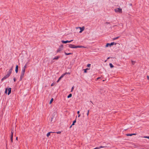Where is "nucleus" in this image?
Returning <instances> with one entry per match:
<instances>
[{"label": "nucleus", "mask_w": 149, "mask_h": 149, "mask_svg": "<svg viewBox=\"0 0 149 149\" xmlns=\"http://www.w3.org/2000/svg\"><path fill=\"white\" fill-rule=\"evenodd\" d=\"M25 70H24V69H22V71L21 72V74L20 77V80H21L24 77V73L25 72Z\"/></svg>", "instance_id": "nucleus-1"}, {"label": "nucleus", "mask_w": 149, "mask_h": 149, "mask_svg": "<svg viewBox=\"0 0 149 149\" xmlns=\"http://www.w3.org/2000/svg\"><path fill=\"white\" fill-rule=\"evenodd\" d=\"M115 12L116 13H122V10L121 8H117L114 9Z\"/></svg>", "instance_id": "nucleus-2"}, {"label": "nucleus", "mask_w": 149, "mask_h": 149, "mask_svg": "<svg viewBox=\"0 0 149 149\" xmlns=\"http://www.w3.org/2000/svg\"><path fill=\"white\" fill-rule=\"evenodd\" d=\"M116 43H115L114 42H111V43H108L106 44V47H108L109 46L111 47V46L113 45H116Z\"/></svg>", "instance_id": "nucleus-3"}, {"label": "nucleus", "mask_w": 149, "mask_h": 149, "mask_svg": "<svg viewBox=\"0 0 149 149\" xmlns=\"http://www.w3.org/2000/svg\"><path fill=\"white\" fill-rule=\"evenodd\" d=\"M13 67V65L12 66L11 68L9 70V71H8V72H7V74L9 76H10V74L11 73Z\"/></svg>", "instance_id": "nucleus-4"}, {"label": "nucleus", "mask_w": 149, "mask_h": 149, "mask_svg": "<svg viewBox=\"0 0 149 149\" xmlns=\"http://www.w3.org/2000/svg\"><path fill=\"white\" fill-rule=\"evenodd\" d=\"M77 29L79 28L80 29V31L79 32V33H81L85 29V27L83 26L82 27H78L76 28Z\"/></svg>", "instance_id": "nucleus-5"}, {"label": "nucleus", "mask_w": 149, "mask_h": 149, "mask_svg": "<svg viewBox=\"0 0 149 149\" xmlns=\"http://www.w3.org/2000/svg\"><path fill=\"white\" fill-rule=\"evenodd\" d=\"M73 41V40H71L70 41H68V40H66V41H64V40H62L61 41V42L63 43H70L71 42Z\"/></svg>", "instance_id": "nucleus-6"}, {"label": "nucleus", "mask_w": 149, "mask_h": 149, "mask_svg": "<svg viewBox=\"0 0 149 149\" xmlns=\"http://www.w3.org/2000/svg\"><path fill=\"white\" fill-rule=\"evenodd\" d=\"M76 47L77 46H76L74 45L70 44L69 45V47L70 48H77Z\"/></svg>", "instance_id": "nucleus-7"}, {"label": "nucleus", "mask_w": 149, "mask_h": 149, "mask_svg": "<svg viewBox=\"0 0 149 149\" xmlns=\"http://www.w3.org/2000/svg\"><path fill=\"white\" fill-rule=\"evenodd\" d=\"M9 76L7 74H6L3 78L1 79V81H3L4 80L6 79V78L8 77Z\"/></svg>", "instance_id": "nucleus-8"}, {"label": "nucleus", "mask_w": 149, "mask_h": 149, "mask_svg": "<svg viewBox=\"0 0 149 149\" xmlns=\"http://www.w3.org/2000/svg\"><path fill=\"white\" fill-rule=\"evenodd\" d=\"M65 75V74H62L61 77L59 78L58 80L57 81V82H58Z\"/></svg>", "instance_id": "nucleus-9"}, {"label": "nucleus", "mask_w": 149, "mask_h": 149, "mask_svg": "<svg viewBox=\"0 0 149 149\" xmlns=\"http://www.w3.org/2000/svg\"><path fill=\"white\" fill-rule=\"evenodd\" d=\"M13 132L12 131H11V134L10 136V139L11 142H13Z\"/></svg>", "instance_id": "nucleus-10"}, {"label": "nucleus", "mask_w": 149, "mask_h": 149, "mask_svg": "<svg viewBox=\"0 0 149 149\" xmlns=\"http://www.w3.org/2000/svg\"><path fill=\"white\" fill-rule=\"evenodd\" d=\"M63 49H62L61 48L59 47L57 50V52H58L60 51H62Z\"/></svg>", "instance_id": "nucleus-11"}, {"label": "nucleus", "mask_w": 149, "mask_h": 149, "mask_svg": "<svg viewBox=\"0 0 149 149\" xmlns=\"http://www.w3.org/2000/svg\"><path fill=\"white\" fill-rule=\"evenodd\" d=\"M18 65H17L16 66L15 70V72L16 73H17L18 72Z\"/></svg>", "instance_id": "nucleus-12"}, {"label": "nucleus", "mask_w": 149, "mask_h": 149, "mask_svg": "<svg viewBox=\"0 0 149 149\" xmlns=\"http://www.w3.org/2000/svg\"><path fill=\"white\" fill-rule=\"evenodd\" d=\"M11 89L10 88H9L8 89V95H9L11 93Z\"/></svg>", "instance_id": "nucleus-13"}, {"label": "nucleus", "mask_w": 149, "mask_h": 149, "mask_svg": "<svg viewBox=\"0 0 149 149\" xmlns=\"http://www.w3.org/2000/svg\"><path fill=\"white\" fill-rule=\"evenodd\" d=\"M77 48H86V47L84 46H77L76 47Z\"/></svg>", "instance_id": "nucleus-14"}, {"label": "nucleus", "mask_w": 149, "mask_h": 149, "mask_svg": "<svg viewBox=\"0 0 149 149\" xmlns=\"http://www.w3.org/2000/svg\"><path fill=\"white\" fill-rule=\"evenodd\" d=\"M60 56H56V57H55L54 58H53V60L54 59H56V60H58L60 57Z\"/></svg>", "instance_id": "nucleus-15"}, {"label": "nucleus", "mask_w": 149, "mask_h": 149, "mask_svg": "<svg viewBox=\"0 0 149 149\" xmlns=\"http://www.w3.org/2000/svg\"><path fill=\"white\" fill-rule=\"evenodd\" d=\"M64 53L66 55H69L72 54V53H67L65 52Z\"/></svg>", "instance_id": "nucleus-16"}, {"label": "nucleus", "mask_w": 149, "mask_h": 149, "mask_svg": "<svg viewBox=\"0 0 149 149\" xmlns=\"http://www.w3.org/2000/svg\"><path fill=\"white\" fill-rule=\"evenodd\" d=\"M109 66H110V67L111 68H112L113 67H114L113 65L112 64V63H110L109 64Z\"/></svg>", "instance_id": "nucleus-17"}, {"label": "nucleus", "mask_w": 149, "mask_h": 149, "mask_svg": "<svg viewBox=\"0 0 149 149\" xmlns=\"http://www.w3.org/2000/svg\"><path fill=\"white\" fill-rule=\"evenodd\" d=\"M51 133H52V132H48L47 134V137H48L50 135V134Z\"/></svg>", "instance_id": "nucleus-18"}, {"label": "nucleus", "mask_w": 149, "mask_h": 149, "mask_svg": "<svg viewBox=\"0 0 149 149\" xmlns=\"http://www.w3.org/2000/svg\"><path fill=\"white\" fill-rule=\"evenodd\" d=\"M76 120L75 119L74 120V121L72 124V126L73 125H74L75 123L76 122Z\"/></svg>", "instance_id": "nucleus-19"}, {"label": "nucleus", "mask_w": 149, "mask_h": 149, "mask_svg": "<svg viewBox=\"0 0 149 149\" xmlns=\"http://www.w3.org/2000/svg\"><path fill=\"white\" fill-rule=\"evenodd\" d=\"M72 96V94H70L67 97L68 98H70Z\"/></svg>", "instance_id": "nucleus-20"}, {"label": "nucleus", "mask_w": 149, "mask_h": 149, "mask_svg": "<svg viewBox=\"0 0 149 149\" xmlns=\"http://www.w3.org/2000/svg\"><path fill=\"white\" fill-rule=\"evenodd\" d=\"M54 99L53 98H52L50 101L49 104H51L52 103V102L53 101Z\"/></svg>", "instance_id": "nucleus-21"}, {"label": "nucleus", "mask_w": 149, "mask_h": 149, "mask_svg": "<svg viewBox=\"0 0 149 149\" xmlns=\"http://www.w3.org/2000/svg\"><path fill=\"white\" fill-rule=\"evenodd\" d=\"M80 112L79 111H78L77 112V114H78V117H79L80 116V114H79Z\"/></svg>", "instance_id": "nucleus-22"}, {"label": "nucleus", "mask_w": 149, "mask_h": 149, "mask_svg": "<svg viewBox=\"0 0 149 149\" xmlns=\"http://www.w3.org/2000/svg\"><path fill=\"white\" fill-rule=\"evenodd\" d=\"M89 70V69H88L87 68L86 69H84V72L85 73H86L87 72L86 70Z\"/></svg>", "instance_id": "nucleus-23"}, {"label": "nucleus", "mask_w": 149, "mask_h": 149, "mask_svg": "<svg viewBox=\"0 0 149 149\" xmlns=\"http://www.w3.org/2000/svg\"><path fill=\"white\" fill-rule=\"evenodd\" d=\"M143 138H147L148 139H149V136H144L143 137Z\"/></svg>", "instance_id": "nucleus-24"}, {"label": "nucleus", "mask_w": 149, "mask_h": 149, "mask_svg": "<svg viewBox=\"0 0 149 149\" xmlns=\"http://www.w3.org/2000/svg\"><path fill=\"white\" fill-rule=\"evenodd\" d=\"M135 61H132V65H134L135 64Z\"/></svg>", "instance_id": "nucleus-25"}, {"label": "nucleus", "mask_w": 149, "mask_h": 149, "mask_svg": "<svg viewBox=\"0 0 149 149\" xmlns=\"http://www.w3.org/2000/svg\"><path fill=\"white\" fill-rule=\"evenodd\" d=\"M126 135L127 136H132V134H126Z\"/></svg>", "instance_id": "nucleus-26"}, {"label": "nucleus", "mask_w": 149, "mask_h": 149, "mask_svg": "<svg viewBox=\"0 0 149 149\" xmlns=\"http://www.w3.org/2000/svg\"><path fill=\"white\" fill-rule=\"evenodd\" d=\"M105 147H106L103 146H100V147H99V148L100 149V148H105Z\"/></svg>", "instance_id": "nucleus-27"}, {"label": "nucleus", "mask_w": 149, "mask_h": 149, "mask_svg": "<svg viewBox=\"0 0 149 149\" xmlns=\"http://www.w3.org/2000/svg\"><path fill=\"white\" fill-rule=\"evenodd\" d=\"M74 89V86H72V88H71V92H72L73 91Z\"/></svg>", "instance_id": "nucleus-28"}, {"label": "nucleus", "mask_w": 149, "mask_h": 149, "mask_svg": "<svg viewBox=\"0 0 149 149\" xmlns=\"http://www.w3.org/2000/svg\"><path fill=\"white\" fill-rule=\"evenodd\" d=\"M118 38H119V37H116V38H113V40H116V39H118Z\"/></svg>", "instance_id": "nucleus-29"}, {"label": "nucleus", "mask_w": 149, "mask_h": 149, "mask_svg": "<svg viewBox=\"0 0 149 149\" xmlns=\"http://www.w3.org/2000/svg\"><path fill=\"white\" fill-rule=\"evenodd\" d=\"M26 65H25L24 66V67H23V68H22V69H24V70H25V68H26Z\"/></svg>", "instance_id": "nucleus-30"}, {"label": "nucleus", "mask_w": 149, "mask_h": 149, "mask_svg": "<svg viewBox=\"0 0 149 149\" xmlns=\"http://www.w3.org/2000/svg\"><path fill=\"white\" fill-rule=\"evenodd\" d=\"M64 74H65V75L66 74H70V73L66 72Z\"/></svg>", "instance_id": "nucleus-31"}, {"label": "nucleus", "mask_w": 149, "mask_h": 149, "mask_svg": "<svg viewBox=\"0 0 149 149\" xmlns=\"http://www.w3.org/2000/svg\"><path fill=\"white\" fill-rule=\"evenodd\" d=\"M91 65V64H88L87 65V66L88 67H90Z\"/></svg>", "instance_id": "nucleus-32"}, {"label": "nucleus", "mask_w": 149, "mask_h": 149, "mask_svg": "<svg viewBox=\"0 0 149 149\" xmlns=\"http://www.w3.org/2000/svg\"><path fill=\"white\" fill-rule=\"evenodd\" d=\"M7 88H6L5 91V93H7Z\"/></svg>", "instance_id": "nucleus-33"}, {"label": "nucleus", "mask_w": 149, "mask_h": 149, "mask_svg": "<svg viewBox=\"0 0 149 149\" xmlns=\"http://www.w3.org/2000/svg\"><path fill=\"white\" fill-rule=\"evenodd\" d=\"M60 47L62 49H63V45H61V46Z\"/></svg>", "instance_id": "nucleus-34"}, {"label": "nucleus", "mask_w": 149, "mask_h": 149, "mask_svg": "<svg viewBox=\"0 0 149 149\" xmlns=\"http://www.w3.org/2000/svg\"><path fill=\"white\" fill-rule=\"evenodd\" d=\"M89 112V110H88V112H87V116H88V115Z\"/></svg>", "instance_id": "nucleus-35"}, {"label": "nucleus", "mask_w": 149, "mask_h": 149, "mask_svg": "<svg viewBox=\"0 0 149 149\" xmlns=\"http://www.w3.org/2000/svg\"><path fill=\"white\" fill-rule=\"evenodd\" d=\"M99 147H97L94 148L93 149H99Z\"/></svg>", "instance_id": "nucleus-36"}, {"label": "nucleus", "mask_w": 149, "mask_h": 149, "mask_svg": "<svg viewBox=\"0 0 149 149\" xmlns=\"http://www.w3.org/2000/svg\"><path fill=\"white\" fill-rule=\"evenodd\" d=\"M54 84V83H52L51 85V86H53Z\"/></svg>", "instance_id": "nucleus-37"}, {"label": "nucleus", "mask_w": 149, "mask_h": 149, "mask_svg": "<svg viewBox=\"0 0 149 149\" xmlns=\"http://www.w3.org/2000/svg\"><path fill=\"white\" fill-rule=\"evenodd\" d=\"M14 79V81L15 82L16 81V79H15V78H14L13 79Z\"/></svg>", "instance_id": "nucleus-38"}, {"label": "nucleus", "mask_w": 149, "mask_h": 149, "mask_svg": "<svg viewBox=\"0 0 149 149\" xmlns=\"http://www.w3.org/2000/svg\"><path fill=\"white\" fill-rule=\"evenodd\" d=\"M132 134V135H136V134L134 133V134Z\"/></svg>", "instance_id": "nucleus-39"}, {"label": "nucleus", "mask_w": 149, "mask_h": 149, "mask_svg": "<svg viewBox=\"0 0 149 149\" xmlns=\"http://www.w3.org/2000/svg\"><path fill=\"white\" fill-rule=\"evenodd\" d=\"M60 133H61V132H57V134H60Z\"/></svg>", "instance_id": "nucleus-40"}, {"label": "nucleus", "mask_w": 149, "mask_h": 149, "mask_svg": "<svg viewBox=\"0 0 149 149\" xmlns=\"http://www.w3.org/2000/svg\"><path fill=\"white\" fill-rule=\"evenodd\" d=\"M147 77L148 79H149V76H148Z\"/></svg>", "instance_id": "nucleus-41"}, {"label": "nucleus", "mask_w": 149, "mask_h": 149, "mask_svg": "<svg viewBox=\"0 0 149 149\" xmlns=\"http://www.w3.org/2000/svg\"><path fill=\"white\" fill-rule=\"evenodd\" d=\"M17 139H18L17 137L16 138V140H17Z\"/></svg>", "instance_id": "nucleus-42"}, {"label": "nucleus", "mask_w": 149, "mask_h": 149, "mask_svg": "<svg viewBox=\"0 0 149 149\" xmlns=\"http://www.w3.org/2000/svg\"><path fill=\"white\" fill-rule=\"evenodd\" d=\"M72 125H71V126L70 127V128H71L72 127Z\"/></svg>", "instance_id": "nucleus-43"}, {"label": "nucleus", "mask_w": 149, "mask_h": 149, "mask_svg": "<svg viewBox=\"0 0 149 149\" xmlns=\"http://www.w3.org/2000/svg\"><path fill=\"white\" fill-rule=\"evenodd\" d=\"M100 78V77H98V78H97V79H99Z\"/></svg>", "instance_id": "nucleus-44"}]
</instances>
